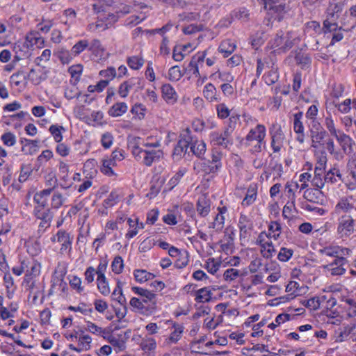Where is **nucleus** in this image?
<instances>
[{"label":"nucleus","mask_w":356,"mask_h":356,"mask_svg":"<svg viewBox=\"0 0 356 356\" xmlns=\"http://www.w3.org/2000/svg\"><path fill=\"white\" fill-rule=\"evenodd\" d=\"M132 153L137 159H143V163L147 166H150L163 156V152L160 149H143L138 146L133 148Z\"/></svg>","instance_id":"f257e3e1"},{"label":"nucleus","mask_w":356,"mask_h":356,"mask_svg":"<svg viewBox=\"0 0 356 356\" xmlns=\"http://www.w3.org/2000/svg\"><path fill=\"white\" fill-rule=\"evenodd\" d=\"M337 234L341 238H346L355 232V220L348 214L342 215L338 219Z\"/></svg>","instance_id":"f03ea898"},{"label":"nucleus","mask_w":356,"mask_h":356,"mask_svg":"<svg viewBox=\"0 0 356 356\" xmlns=\"http://www.w3.org/2000/svg\"><path fill=\"white\" fill-rule=\"evenodd\" d=\"M232 131L225 128L222 132L213 131L209 134L210 143L213 146H219L225 149L233 144Z\"/></svg>","instance_id":"7ed1b4c3"},{"label":"nucleus","mask_w":356,"mask_h":356,"mask_svg":"<svg viewBox=\"0 0 356 356\" xmlns=\"http://www.w3.org/2000/svg\"><path fill=\"white\" fill-rule=\"evenodd\" d=\"M264 8L272 13L276 14L275 19L282 20L283 14L288 12L289 6L280 0H262Z\"/></svg>","instance_id":"20e7f679"},{"label":"nucleus","mask_w":356,"mask_h":356,"mask_svg":"<svg viewBox=\"0 0 356 356\" xmlns=\"http://www.w3.org/2000/svg\"><path fill=\"white\" fill-rule=\"evenodd\" d=\"M122 150H115L112 152L111 157L102 160L101 172L108 177L114 175L112 167L116 165L117 161H122L124 159Z\"/></svg>","instance_id":"39448f33"},{"label":"nucleus","mask_w":356,"mask_h":356,"mask_svg":"<svg viewBox=\"0 0 356 356\" xmlns=\"http://www.w3.org/2000/svg\"><path fill=\"white\" fill-rule=\"evenodd\" d=\"M33 214L36 218L41 220L39 225L40 230L41 229L45 230L47 228L49 227L54 216L51 209L48 207L33 210Z\"/></svg>","instance_id":"423d86ee"},{"label":"nucleus","mask_w":356,"mask_h":356,"mask_svg":"<svg viewBox=\"0 0 356 356\" xmlns=\"http://www.w3.org/2000/svg\"><path fill=\"white\" fill-rule=\"evenodd\" d=\"M320 252L327 257L346 259V257L351 254L352 250L348 248L335 245L325 247L321 250Z\"/></svg>","instance_id":"0eeeda50"},{"label":"nucleus","mask_w":356,"mask_h":356,"mask_svg":"<svg viewBox=\"0 0 356 356\" xmlns=\"http://www.w3.org/2000/svg\"><path fill=\"white\" fill-rule=\"evenodd\" d=\"M181 139L179 140L177 145L174 149V154H181L183 152H186L190 143L193 141V136L191 130L187 128L180 134Z\"/></svg>","instance_id":"6e6552de"},{"label":"nucleus","mask_w":356,"mask_h":356,"mask_svg":"<svg viewBox=\"0 0 356 356\" xmlns=\"http://www.w3.org/2000/svg\"><path fill=\"white\" fill-rule=\"evenodd\" d=\"M303 112L299 111L293 115V131L297 134L296 140L302 144L305 140V127L302 122Z\"/></svg>","instance_id":"1a4fd4ad"},{"label":"nucleus","mask_w":356,"mask_h":356,"mask_svg":"<svg viewBox=\"0 0 356 356\" xmlns=\"http://www.w3.org/2000/svg\"><path fill=\"white\" fill-rule=\"evenodd\" d=\"M271 147L274 152L280 151L284 140V134L280 126H273V130L270 131Z\"/></svg>","instance_id":"9d476101"},{"label":"nucleus","mask_w":356,"mask_h":356,"mask_svg":"<svg viewBox=\"0 0 356 356\" xmlns=\"http://www.w3.org/2000/svg\"><path fill=\"white\" fill-rule=\"evenodd\" d=\"M53 190L54 188H49L38 192L34 195L33 201L37 204L34 207V210L47 207V197L50 195Z\"/></svg>","instance_id":"9b49d317"},{"label":"nucleus","mask_w":356,"mask_h":356,"mask_svg":"<svg viewBox=\"0 0 356 356\" xmlns=\"http://www.w3.org/2000/svg\"><path fill=\"white\" fill-rule=\"evenodd\" d=\"M266 136V128L262 124H258L254 129H252L245 137L247 141L257 140L262 143Z\"/></svg>","instance_id":"f8f14e48"},{"label":"nucleus","mask_w":356,"mask_h":356,"mask_svg":"<svg viewBox=\"0 0 356 356\" xmlns=\"http://www.w3.org/2000/svg\"><path fill=\"white\" fill-rule=\"evenodd\" d=\"M163 98L168 104H175L177 101L178 95L173 87L169 83H165L161 87Z\"/></svg>","instance_id":"ddd939ff"},{"label":"nucleus","mask_w":356,"mask_h":356,"mask_svg":"<svg viewBox=\"0 0 356 356\" xmlns=\"http://www.w3.org/2000/svg\"><path fill=\"white\" fill-rule=\"evenodd\" d=\"M196 209L201 217H206L211 210L210 200L204 195L199 197L196 205Z\"/></svg>","instance_id":"4468645a"},{"label":"nucleus","mask_w":356,"mask_h":356,"mask_svg":"<svg viewBox=\"0 0 356 356\" xmlns=\"http://www.w3.org/2000/svg\"><path fill=\"white\" fill-rule=\"evenodd\" d=\"M238 228L240 229V236L246 237L249 232L252 229V222L248 217L244 214H241L239 217Z\"/></svg>","instance_id":"2eb2a0df"},{"label":"nucleus","mask_w":356,"mask_h":356,"mask_svg":"<svg viewBox=\"0 0 356 356\" xmlns=\"http://www.w3.org/2000/svg\"><path fill=\"white\" fill-rule=\"evenodd\" d=\"M57 242L61 244L60 251L63 252L71 249L72 241L70 234L65 230L60 229L57 234Z\"/></svg>","instance_id":"dca6fc26"},{"label":"nucleus","mask_w":356,"mask_h":356,"mask_svg":"<svg viewBox=\"0 0 356 356\" xmlns=\"http://www.w3.org/2000/svg\"><path fill=\"white\" fill-rule=\"evenodd\" d=\"M191 151L199 158H202L206 152V144L203 140H194L190 143Z\"/></svg>","instance_id":"f3484780"},{"label":"nucleus","mask_w":356,"mask_h":356,"mask_svg":"<svg viewBox=\"0 0 356 356\" xmlns=\"http://www.w3.org/2000/svg\"><path fill=\"white\" fill-rule=\"evenodd\" d=\"M337 141L340 143L343 151H346L347 148L349 149L350 152L352 151V147L355 145L353 140L347 134L339 131L337 136H335Z\"/></svg>","instance_id":"a211bd4d"},{"label":"nucleus","mask_w":356,"mask_h":356,"mask_svg":"<svg viewBox=\"0 0 356 356\" xmlns=\"http://www.w3.org/2000/svg\"><path fill=\"white\" fill-rule=\"evenodd\" d=\"M46 79L47 75L45 72H42L41 71L38 72L33 68L31 69L29 73L26 75V79H29L32 83L35 86L39 85Z\"/></svg>","instance_id":"6ab92c4d"},{"label":"nucleus","mask_w":356,"mask_h":356,"mask_svg":"<svg viewBox=\"0 0 356 356\" xmlns=\"http://www.w3.org/2000/svg\"><path fill=\"white\" fill-rule=\"evenodd\" d=\"M128 106L124 102H118L113 104L108 111V114L112 117H120L127 112Z\"/></svg>","instance_id":"aec40b11"},{"label":"nucleus","mask_w":356,"mask_h":356,"mask_svg":"<svg viewBox=\"0 0 356 356\" xmlns=\"http://www.w3.org/2000/svg\"><path fill=\"white\" fill-rule=\"evenodd\" d=\"M132 291L135 293L143 297V301L144 302L146 303L147 302L153 301V302L155 303L154 299H155L156 295L154 293L149 291V290L145 289H143L140 287H138V286H134V287H132Z\"/></svg>","instance_id":"412c9836"},{"label":"nucleus","mask_w":356,"mask_h":356,"mask_svg":"<svg viewBox=\"0 0 356 356\" xmlns=\"http://www.w3.org/2000/svg\"><path fill=\"white\" fill-rule=\"evenodd\" d=\"M39 140H33L31 141H26V143L24 144L22 147V151L25 154L33 155L36 154L38 152L39 146H38Z\"/></svg>","instance_id":"4be33fe9"},{"label":"nucleus","mask_w":356,"mask_h":356,"mask_svg":"<svg viewBox=\"0 0 356 356\" xmlns=\"http://www.w3.org/2000/svg\"><path fill=\"white\" fill-rule=\"evenodd\" d=\"M236 48V45L231 42L230 40H227L222 41L219 47L218 51L219 52L223 54L224 57H228L232 52L234 51Z\"/></svg>","instance_id":"5701e85b"},{"label":"nucleus","mask_w":356,"mask_h":356,"mask_svg":"<svg viewBox=\"0 0 356 356\" xmlns=\"http://www.w3.org/2000/svg\"><path fill=\"white\" fill-rule=\"evenodd\" d=\"M134 275L136 280L140 283L152 280L155 277V275L153 273L140 269L135 270Z\"/></svg>","instance_id":"b1692460"},{"label":"nucleus","mask_w":356,"mask_h":356,"mask_svg":"<svg viewBox=\"0 0 356 356\" xmlns=\"http://www.w3.org/2000/svg\"><path fill=\"white\" fill-rule=\"evenodd\" d=\"M135 81L136 79L132 78L120 84L118 89V94L120 95V97L123 98L127 97L129 90L136 84Z\"/></svg>","instance_id":"393cba45"},{"label":"nucleus","mask_w":356,"mask_h":356,"mask_svg":"<svg viewBox=\"0 0 356 356\" xmlns=\"http://www.w3.org/2000/svg\"><path fill=\"white\" fill-rule=\"evenodd\" d=\"M257 194V188L255 185H251L248 189L247 194L243 200L242 204L246 206H249L252 204L256 198Z\"/></svg>","instance_id":"a878e982"},{"label":"nucleus","mask_w":356,"mask_h":356,"mask_svg":"<svg viewBox=\"0 0 356 356\" xmlns=\"http://www.w3.org/2000/svg\"><path fill=\"white\" fill-rule=\"evenodd\" d=\"M211 295V291L208 288H202L196 291L195 300L199 302H209Z\"/></svg>","instance_id":"bb28decb"},{"label":"nucleus","mask_w":356,"mask_h":356,"mask_svg":"<svg viewBox=\"0 0 356 356\" xmlns=\"http://www.w3.org/2000/svg\"><path fill=\"white\" fill-rule=\"evenodd\" d=\"M216 92L217 90L213 84L209 83L204 86L203 90L204 97L209 102L216 101L218 99L216 97Z\"/></svg>","instance_id":"cd10ccee"},{"label":"nucleus","mask_w":356,"mask_h":356,"mask_svg":"<svg viewBox=\"0 0 356 356\" xmlns=\"http://www.w3.org/2000/svg\"><path fill=\"white\" fill-rule=\"evenodd\" d=\"M108 342L115 348L117 353L122 351L125 349V341L120 337H115L113 335H110L107 338Z\"/></svg>","instance_id":"c85d7f7f"},{"label":"nucleus","mask_w":356,"mask_h":356,"mask_svg":"<svg viewBox=\"0 0 356 356\" xmlns=\"http://www.w3.org/2000/svg\"><path fill=\"white\" fill-rule=\"evenodd\" d=\"M59 172L61 175V179L64 181V183H61L60 186L64 188H69L71 184L67 182V173H68V166L64 162H60L59 164Z\"/></svg>","instance_id":"c756f323"},{"label":"nucleus","mask_w":356,"mask_h":356,"mask_svg":"<svg viewBox=\"0 0 356 356\" xmlns=\"http://www.w3.org/2000/svg\"><path fill=\"white\" fill-rule=\"evenodd\" d=\"M324 173L325 171L323 170H321L320 172L314 170V177L312 179V185L317 187L318 189L322 188L325 185Z\"/></svg>","instance_id":"7c9ffc66"},{"label":"nucleus","mask_w":356,"mask_h":356,"mask_svg":"<svg viewBox=\"0 0 356 356\" xmlns=\"http://www.w3.org/2000/svg\"><path fill=\"white\" fill-rule=\"evenodd\" d=\"M297 64L300 65L302 68L308 67L311 63L310 57L305 54L298 52L295 56Z\"/></svg>","instance_id":"2f4dec72"},{"label":"nucleus","mask_w":356,"mask_h":356,"mask_svg":"<svg viewBox=\"0 0 356 356\" xmlns=\"http://www.w3.org/2000/svg\"><path fill=\"white\" fill-rule=\"evenodd\" d=\"M89 46V42L86 40H79L72 48V54L75 56L79 55L83 51Z\"/></svg>","instance_id":"473e14b6"},{"label":"nucleus","mask_w":356,"mask_h":356,"mask_svg":"<svg viewBox=\"0 0 356 356\" xmlns=\"http://www.w3.org/2000/svg\"><path fill=\"white\" fill-rule=\"evenodd\" d=\"M49 132L54 136L56 142L60 143L63 139L61 131H65V129L62 126L56 124L51 125L49 129Z\"/></svg>","instance_id":"72a5a7b5"},{"label":"nucleus","mask_w":356,"mask_h":356,"mask_svg":"<svg viewBox=\"0 0 356 356\" xmlns=\"http://www.w3.org/2000/svg\"><path fill=\"white\" fill-rule=\"evenodd\" d=\"M336 177L341 179V174L339 169L337 168H332L330 169L326 175L324 176V181L325 182H330L332 184L336 183L337 181V179Z\"/></svg>","instance_id":"f704fd0d"},{"label":"nucleus","mask_w":356,"mask_h":356,"mask_svg":"<svg viewBox=\"0 0 356 356\" xmlns=\"http://www.w3.org/2000/svg\"><path fill=\"white\" fill-rule=\"evenodd\" d=\"M225 224V217L222 215L217 214L214 218L213 222H212L210 225L209 228L214 229L217 232H220Z\"/></svg>","instance_id":"c9c22d12"},{"label":"nucleus","mask_w":356,"mask_h":356,"mask_svg":"<svg viewBox=\"0 0 356 356\" xmlns=\"http://www.w3.org/2000/svg\"><path fill=\"white\" fill-rule=\"evenodd\" d=\"M275 252V250L271 242H265L264 244H261V253L264 257L270 258Z\"/></svg>","instance_id":"e433bc0d"},{"label":"nucleus","mask_w":356,"mask_h":356,"mask_svg":"<svg viewBox=\"0 0 356 356\" xmlns=\"http://www.w3.org/2000/svg\"><path fill=\"white\" fill-rule=\"evenodd\" d=\"M89 51H92L96 56L99 55L104 50L102 47L100 40L97 39H94L91 41L88 46Z\"/></svg>","instance_id":"4c0bfd02"},{"label":"nucleus","mask_w":356,"mask_h":356,"mask_svg":"<svg viewBox=\"0 0 356 356\" xmlns=\"http://www.w3.org/2000/svg\"><path fill=\"white\" fill-rule=\"evenodd\" d=\"M120 282H118L117 288L112 293L113 300L118 301L121 305L126 304V298L122 294V289L120 286Z\"/></svg>","instance_id":"58836bf2"},{"label":"nucleus","mask_w":356,"mask_h":356,"mask_svg":"<svg viewBox=\"0 0 356 356\" xmlns=\"http://www.w3.org/2000/svg\"><path fill=\"white\" fill-rule=\"evenodd\" d=\"M127 63L131 69L138 70L143 65L144 60L138 56H131L128 58Z\"/></svg>","instance_id":"ea45409f"},{"label":"nucleus","mask_w":356,"mask_h":356,"mask_svg":"<svg viewBox=\"0 0 356 356\" xmlns=\"http://www.w3.org/2000/svg\"><path fill=\"white\" fill-rule=\"evenodd\" d=\"M327 156L325 151H322L317 157V163L315 166V171H325V165L327 163Z\"/></svg>","instance_id":"a19ab883"},{"label":"nucleus","mask_w":356,"mask_h":356,"mask_svg":"<svg viewBox=\"0 0 356 356\" xmlns=\"http://www.w3.org/2000/svg\"><path fill=\"white\" fill-rule=\"evenodd\" d=\"M64 202V198L60 193H54L51 197V209H58L60 208Z\"/></svg>","instance_id":"79ce46f5"},{"label":"nucleus","mask_w":356,"mask_h":356,"mask_svg":"<svg viewBox=\"0 0 356 356\" xmlns=\"http://www.w3.org/2000/svg\"><path fill=\"white\" fill-rule=\"evenodd\" d=\"M301 303L307 308L313 310H316L320 307V300L316 297H313L309 300H304Z\"/></svg>","instance_id":"37998d69"},{"label":"nucleus","mask_w":356,"mask_h":356,"mask_svg":"<svg viewBox=\"0 0 356 356\" xmlns=\"http://www.w3.org/2000/svg\"><path fill=\"white\" fill-rule=\"evenodd\" d=\"M156 341L153 338L143 339L140 343V348L145 352L153 350L156 348Z\"/></svg>","instance_id":"c03bdc74"},{"label":"nucleus","mask_w":356,"mask_h":356,"mask_svg":"<svg viewBox=\"0 0 356 356\" xmlns=\"http://www.w3.org/2000/svg\"><path fill=\"white\" fill-rule=\"evenodd\" d=\"M123 259L120 256H116L111 264L112 270L116 273L120 274L123 269Z\"/></svg>","instance_id":"a18cd8bd"},{"label":"nucleus","mask_w":356,"mask_h":356,"mask_svg":"<svg viewBox=\"0 0 356 356\" xmlns=\"http://www.w3.org/2000/svg\"><path fill=\"white\" fill-rule=\"evenodd\" d=\"M325 126L332 136H337L339 130H337L335 128L334 120L331 116H327L325 118Z\"/></svg>","instance_id":"49530a36"},{"label":"nucleus","mask_w":356,"mask_h":356,"mask_svg":"<svg viewBox=\"0 0 356 356\" xmlns=\"http://www.w3.org/2000/svg\"><path fill=\"white\" fill-rule=\"evenodd\" d=\"M232 16L241 22H246L249 20L250 13L245 8H241L238 10L234 11Z\"/></svg>","instance_id":"de8ad7c7"},{"label":"nucleus","mask_w":356,"mask_h":356,"mask_svg":"<svg viewBox=\"0 0 356 356\" xmlns=\"http://www.w3.org/2000/svg\"><path fill=\"white\" fill-rule=\"evenodd\" d=\"M1 139L5 145L9 147L13 146L16 143V137L11 132H6L1 136Z\"/></svg>","instance_id":"09e8293b"},{"label":"nucleus","mask_w":356,"mask_h":356,"mask_svg":"<svg viewBox=\"0 0 356 356\" xmlns=\"http://www.w3.org/2000/svg\"><path fill=\"white\" fill-rule=\"evenodd\" d=\"M97 288L104 296H107L110 293V289L106 280V277L97 278Z\"/></svg>","instance_id":"8fccbe9b"},{"label":"nucleus","mask_w":356,"mask_h":356,"mask_svg":"<svg viewBox=\"0 0 356 356\" xmlns=\"http://www.w3.org/2000/svg\"><path fill=\"white\" fill-rule=\"evenodd\" d=\"M216 111L218 117L220 119L227 118L230 113L229 109L223 103L216 105Z\"/></svg>","instance_id":"3c124183"},{"label":"nucleus","mask_w":356,"mask_h":356,"mask_svg":"<svg viewBox=\"0 0 356 356\" xmlns=\"http://www.w3.org/2000/svg\"><path fill=\"white\" fill-rule=\"evenodd\" d=\"M295 209V203H294V193H293V197L291 199V202H288L286 205L284 207L282 210V216L285 218H289L292 215V210Z\"/></svg>","instance_id":"603ef678"},{"label":"nucleus","mask_w":356,"mask_h":356,"mask_svg":"<svg viewBox=\"0 0 356 356\" xmlns=\"http://www.w3.org/2000/svg\"><path fill=\"white\" fill-rule=\"evenodd\" d=\"M168 76L170 80L178 81L182 77L183 74L181 72L179 66L175 65L170 68L168 72Z\"/></svg>","instance_id":"864d4df0"},{"label":"nucleus","mask_w":356,"mask_h":356,"mask_svg":"<svg viewBox=\"0 0 356 356\" xmlns=\"http://www.w3.org/2000/svg\"><path fill=\"white\" fill-rule=\"evenodd\" d=\"M293 251L291 249L282 248L277 255V259L281 261H287L292 257Z\"/></svg>","instance_id":"5fc2aeb1"},{"label":"nucleus","mask_w":356,"mask_h":356,"mask_svg":"<svg viewBox=\"0 0 356 356\" xmlns=\"http://www.w3.org/2000/svg\"><path fill=\"white\" fill-rule=\"evenodd\" d=\"M113 142V136L109 133L106 132L102 134L101 138V144L105 149L111 147Z\"/></svg>","instance_id":"6e6d98bb"},{"label":"nucleus","mask_w":356,"mask_h":356,"mask_svg":"<svg viewBox=\"0 0 356 356\" xmlns=\"http://www.w3.org/2000/svg\"><path fill=\"white\" fill-rule=\"evenodd\" d=\"M82 70L83 67L81 65H72L69 68L68 71L72 77L74 79L75 82L79 81Z\"/></svg>","instance_id":"4d7b16f0"},{"label":"nucleus","mask_w":356,"mask_h":356,"mask_svg":"<svg viewBox=\"0 0 356 356\" xmlns=\"http://www.w3.org/2000/svg\"><path fill=\"white\" fill-rule=\"evenodd\" d=\"M99 74L104 77V80H108V82L116 76V70L113 67H109L106 70H101Z\"/></svg>","instance_id":"13d9d810"},{"label":"nucleus","mask_w":356,"mask_h":356,"mask_svg":"<svg viewBox=\"0 0 356 356\" xmlns=\"http://www.w3.org/2000/svg\"><path fill=\"white\" fill-rule=\"evenodd\" d=\"M219 266L220 264L216 262L213 258L209 259L205 265L208 272L213 275L218 271Z\"/></svg>","instance_id":"bf43d9fd"},{"label":"nucleus","mask_w":356,"mask_h":356,"mask_svg":"<svg viewBox=\"0 0 356 356\" xmlns=\"http://www.w3.org/2000/svg\"><path fill=\"white\" fill-rule=\"evenodd\" d=\"M239 276V271L237 269L229 268L226 270L223 274L225 280L233 281Z\"/></svg>","instance_id":"052dcab7"},{"label":"nucleus","mask_w":356,"mask_h":356,"mask_svg":"<svg viewBox=\"0 0 356 356\" xmlns=\"http://www.w3.org/2000/svg\"><path fill=\"white\" fill-rule=\"evenodd\" d=\"M213 75H218V77L220 79V81L224 83H230L234 79V76H232L231 73L228 72H220L218 70Z\"/></svg>","instance_id":"680f3d73"},{"label":"nucleus","mask_w":356,"mask_h":356,"mask_svg":"<svg viewBox=\"0 0 356 356\" xmlns=\"http://www.w3.org/2000/svg\"><path fill=\"white\" fill-rule=\"evenodd\" d=\"M336 107L341 113H348L351 109V99H346L343 102L336 105Z\"/></svg>","instance_id":"e2e57ef3"},{"label":"nucleus","mask_w":356,"mask_h":356,"mask_svg":"<svg viewBox=\"0 0 356 356\" xmlns=\"http://www.w3.org/2000/svg\"><path fill=\"white\" fill-rule=\"evenodd\" d=\"M279 75L276 70H270L268 74L264 76L266 83L268 85H272L278 81Z\"/></svg>","instance_id":"0e129e2a"},{"label":"nucleus","mask_w":356,"mask_h":356,"mask_svg":"<svg viewBox=\"0 0 356 356\" xmlns=\"http://www.w3.org/2000/svg\"><path fill=\"white\" fill-rule=\"evenodd\" d=\"M26 40L31 42V45H38V47H42L44 45V40L40 36H36L34 34H30L26 36Z\"/></svg>","instance_id":"69168bd1"},{"label":"nucleus","mask_w":356,"mask_h":356,"mask_svg":"<svg viewBox=\"0 0 356 356\" xmlns=\"http://www.w3.org/2000/svg\"><path fill=\"white\" fill-rule=\"evenodd\" d=\"M26 80V75L24 74L23 71H18L14 73L10 76V80L14 83L16 86H19L22 83V79Z\"/></svg>","instance_id":"338daca9"},{"label":"nucleus","mask_w":356,"mask_h":356,"mask_svg":"<svg viewBox=\"0 0 356 356\" xmlns=\"http://www.w3.org/2000/svg\"><path fill=\"white\" fill-rule=\"evenodd\" d=\"M118 195L116 192L112 191L108 197L104 200V206L105 207H111L113 206L118 201Z\"/></svg>","instance_id":"774afa93"}]
</instances>
